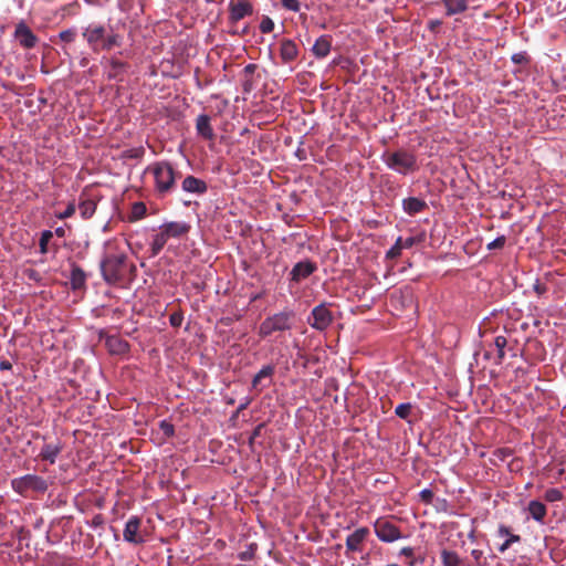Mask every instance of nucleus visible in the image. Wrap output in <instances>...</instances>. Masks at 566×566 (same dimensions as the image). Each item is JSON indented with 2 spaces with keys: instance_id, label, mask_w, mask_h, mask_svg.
<instances>
[{
  "instance_id": "obj_21",
  "label": "nucleus",
  "mask_w": 566,
  "mask_h": 566,
  "mask_svg": "<svg viewBox=\"0 0 566 566\" xmlns=\"http://www.w3.org/2000/svg\"><path fill=\"white\" fill-rule=\"evenodd\" d=\"M424 208H426V202L418 198L411 197V198L403 200V209L409 214H416V213L422 211Z\"/></svg>"
},
{
  "instance_id": "obj_46",
  "label": "nucleus",
  "mask_w": 566,
  "mask_h": 566,
  "mask_svg": "<svg viewBox=\"0 0 566 566\" xmlns=\"http://www.w3.org/2000/svg\"><path fill=\"white\" fill-rule=\"evenodd\" d=\"M534 291L538 294V295H543L546 291H547V287L546 285L539 283V282H536L534 284Z\"/></svg>"
},
{
  "instance_id": "obj_12",
  "label": "nucleus",
  "mask_w": 566,
  "mask_h": 566,
  "mask_svg": "<svg viewBox=\"0 0 566 566\" xmlns=\"http://www.w3.org/2000/svg\"><path fill=\"white\" fill-rule=\"evenodd\" d=\"M315 264L311 261L298 262L291 271V282L297 283L306 279L315 271Z\"/></svg>"
},
{
  "instance_id": "obj_57",
  "label": "nucleus",
  "mask_w": 566,
  "mask_h": 566,
  "mask_svg": "<svg viewBox=\"0 0 566 566\" xmlns=\"http://www.w3.org/2000/svg\"><path fill=\"white\" fill-rule=\"evenodd\" d=\"M279 50H280L281 55L283 56V45H281Z\"/></svg>"
},
{
  "instance_id": "obj_11",
  "label": "nucleus",
  "mask_w": 566,
  "mask_h": 566,
  "mask_svg": "<svg viewBox=\"0 0 566 566\" xmlns=\"http://www.w3.org/2000/svg\"><path fill=\"white\" fill-rule=\"evenodd\" d=\"M105 63V73L107 77L109 80H122L127 69L126 63L115 57L107 59Z\"/></svg>"
},
{
  "instance_id": "obj_60",
  "label": "nucleus",
  "mask_w": 566,
  "mask_h": 566,
  "mask_svg": "<svg viewBox=\"0 0 566 566\" xmlns=\"http://www.w3.org/2000/svg\"><path fill=\"white\" fill-rule=\"evenodd\" d=\"M387 566H397L396 564H390V565H387Z\"/></svg>"
},
{
  "instance_id": "obj_7",
  "label": "nucleus",
  "mask_w": 566,
  "mask_h": 566,
  "mask_svg": "<svg viewBox=\"0 0 566 566\" xmlns=\"http://www.w3.org/2000/svg\"><path fill=\"white\" fill-rule=\"evenodd\" d=\"M333 322V315L325 304H319L312 311V321L310 324L312 327L324 331Z\"/></svg>"
},
{
  "instance_id": "obj_25",
  "label": "nucleus",
  "mask_w": 566,
  "mask_h": 566,
  "mask_svg": "<svg viewBox=\"0 0 566 566\" xmlns=\"http://www.w3.org/2000/svg\"><path fill=\"white\" fill-rule=\"evenodd\" d=\"M441 559L443 566H459L461 564V559L455 552L443 549L441 552Z\"/></svg>"
},
{
  "instance_id": "obj_35",
  "label": "nucleus",
  "mask_w": 566,
  "mask_h": 566,
  "mask_svg": "<svg viewBox=\"0 0 566 566\" xmlns=\"http://www.w3.org/2000/svg\"><path fill=\"white\" fill-rule=\"evenodd\" d=\"M402 245L401 238H398L394 247L387 252L389 259H396L401 254Z\"/></svg>"
},
{
  "instance_id": "obj_23",
  "label": "nucleus",
  "mask_w": 566,
  "mask_h": 566,
  "mask_svg": "<svg viewBox=\"0 0 566 566\" xmlns=\"http://www.w3.org/2000/svg\"><path fill=\"white\" fill-rule=\"evenodd\" d=\"M70 280H71L72 289L73 290H77V289H81V287L84 286L85 280H86V275H85L84 271L81 268L73 266V269L71 271Z\"/></svg>"
},
{
  "instance_id": "obj_36",
  "label": "nucleus",
  "mask_w": 566,
  "mask_h": 566,
  "mask_svg": "<svg viewBox=\"0 0 566 566\" xmlns=\"http://www.w3.org/2000/svg\"><path fill=\"white\" fill-rule=\"evenodd\" d=\"M260 29L263 33H269L274 29V22L269 17H264L261 21Z\"/></svg>"
},
{
  "instance_id": "obj_17",
  "label": "nucleus",
  "mask_w": 566,
  "mask_h": 566,
  "mask_svg": "<svg viewBox=\"0 0 566 566\" xmlns=\"http://www.w3.org/2000/svg\"><path fill=\"white\" fill-rule=\"evenodd\" d=\"M441 3L446 8L447 15L462 13L469 8L468 0H441Z\"/></svg>"
},
{
  "instance_id": "obj_37",
  "label": "nucleus",
  "mask_w": 566,
  "mask_h": 566,
  "mask_svg": "<svg viewBox=\"0 0 566 566\" xmlns=\"http://www.w3.org/2000/svg\"><path fill=\"white\" fill-rule=\"evenodd\" d=\"M75 212V205L74 202H70L66 207V209L60 213L56 214V217L61 220L63 219H67L70 217H72Z\"/></svg>"
},
{
  "instance_id": "obj_20",
  "label": "nucleus",
  "mask_w": 566,
  "mask_h": 566,
  "mask_svg": "<svg viewBox=\"0 0 566 566\" xmlns=\"http://www.w3.org/2000/svg\"><path fill=\"white\" fill-rule=\"evenodd\" d=\"M168 239H169L168 234L160 226L159 232L154 235L153 242H151V254L154 256L157 255L163 250V248L167 243Z\"/></svg>"
},
{
  "instance_id": "obj_38",
  "label": "nucleus",
  "mask_w": 566,
  "mask_h": 566,
  "mask_svg": "<svg viewBox=\"0 0 566 566\" xmlns=\"http://www.w3.org/2000/svg\"><path fill=\"white\" fill-rule=\"evenodd\" d=\"M521 541V537L518 535H510L507 539L499 547L500 552H505L513 543H517Z\"/></svg>"
},
{
  "instance_id": "obj_56",
  "label": "nucleus",
  "mask_w": 566,
  "mask_h": 566,
  "mask_svg": "<svg viewBox=\"0 0 566 566\" xmlns=\"http://www.w3.org/2000/svg\"><path fill=\"white\" fill-rule=\"evenodd\" d=\"M177 322V318H175L174 316H171V323L175 325Z\"/></svg>"
},
{
  "instance_id": "obj_49",
  "label": "nucleus",
  "mask_w": 566,
  "mask_h": 566,
  "mask_svg": "<svg viewBox=\"0 0 566 566\" xmlns=\"http://www.w3.org/2000/svg\"><path fill=\"white\" fill-rule=\"evenodd\" d=\"M499 534H500L501 536H507V537H510V535H512V534H511V532H510V528H509V527H506V526H504V525H501V526L499 527Z\"/></svg>"
},
{
  "instance_id": "obj_51",
  "label": "nucleus",
  "mask_w": 566,
  "mask_h": 566,
  "mask_svg": "<svg viewBox=\"0 0 566 566\" xmlns=\"http://www.w3.org/2000/svg\"><path fill=\"white\" fill-rule=\"evenodd\" d=\"M92 524L94 526H99L103 524V517L101 515H95L92 520Z\"/></svg>"
},
{
  "instance_id": "obj_33",
  "label": "nucleus",
  "mask_w": 566,
  "mask_h": 566,
  "mask_svg": "<svg viewBox=\"0 0 566 566\" xmlns=\"http://www.w3.org/2000/svg\"><path fill=\"white\" fill-rule=\"evenodd\" d=\"M59 38L62 42L72 43L76 38V31L73 29L61 31Z\"/></svg>"
},
{
  "instance_id": "obj_14",
  "label": "nucleus",
  "mask_w": 566,
  "mask_h": 566,
  "mask_svg": "<svg viewBox=\"0 0 566 566\" xmlns=\"http://www.w3.org/2000/svg\"><path fill=\"white\" fill-rule=\"evenodd\" d=\"M163 229L166 231L169 238H179L188 233L190 226L187 222H167L164 223Z\"/></svg>"
},
{
  "instance_id": "obj_34",
  "label": "nucleus",
  "mask_w": 566,
  "mask_h": 566,
  "mask_svg": "<svg viewBox=\"0 0 566 566\" xmlns=\"http://www.w3.org/2000/svg\"><path fill=\"white\" fill-rule=\"evenodd\" d=\"M159 429L163 432V436L165 438H169V437L174 436V432H175L174 426L166 420L160 421Z\"/></svg>"
},
{
  "instance_id": "obj_54",
  "label": "nucleus",
  "mask_w": 566,
  "mask_h": 566,
  "mask_svg": "<svg viewBox=\"0 0 566 566\" xmlns=\"http://www.w3.org/2000/svg\"><path fill=\"white\" fill-rule=\"evenodd\" d=\"M300 154H301V150H300V149H297V150L295 151V156H297V157H298V159L301 160L303 157H301V155H300Z\"/></svg>"
},
{
  "instance_id": "obj_1",
  "label": "nucleus",
  "mask_w": 566,
  "mask_h": 566,
  "mask_svg": "<svg viewBox=\"0 0 566 566\" xmlns=\"http://www.w3.org/2000/svg\"><path fill=\"white\" fill-rule=\"evenodd\" d=\"M129 268L135 266L127 263V254L120 249L116 241L105 243L104 255L101 260V272L108 284H115L124 280Z\"/></svg>"
},
{
  "instance_id": "obj_45",
  "label": "nucleus",
  "mask_w": 566,
  "mask_h": 566,
  "mask_svg": "<svg viewBox=\"0 0 566 566\" xmlns=\"http://www.w3.org/2000/svg\"><path fill=\"white\" fill-rule=\"evenodd\" d=\"M512 61L516 64H523L527 62L525 53H515L512 55Z\"/></svg>"
},
{
  "instance_id": "obj_31",
  "label": "nucleus",
  "mask_w": 566,
  "mask_h": 566,
  "mask_svg": "<svg viewBox=\"0 0 566 566\" xmlns=\"http://www.w3.org/2000/svg\"><path fill=\"white\" fill-rule=\"evenodd\" d=\"M544 497L547 502H557L563 499V492L559 489H548L546 490Z\"/></svg>"
},
{
  "instance_id": "obj_30",
  "label": "nucleus",
  "mask_w": 566,
  "mask_h": 566,
  "mask_svg": "<svg viewBox=\"0 0 566 566\" xmlns=\"http://www.w3.org/2000/svg\"><path fill=\"white\" fill-rule=\"evenodd\" d=\"M298 50L294 42L285 40V61L293 60L297 56Z\"/></svg>"
},
{
  "instance_id": "obj_16",
  "label": "nucleus",
  "mask_w": 566,
  "mask_h": 566,
  "mask_svg": "<svg viewBox=\"0 0 566 566\" xmlns=\"http://www.w3.org/2000/svg\"><path fill=\"white\" fill-rule=\"evenodd\" d=\"M196 127L199 135L206 139H212L214 134L210 125V117L208 115H199L196 120Z\"/></svg>"
},
{
  "instance_id": "obj_48",
  "label": "nucleus",
  "mask_w": 566,
  "mask_h": 566,
  "mask_svg": "<svg viewBox=\"0 0 566 566\" xmlns=\"http://www.w3.org/2000/svg\"><path fill=\"white\" fill-rule=\"evenodd\" d=\"M400 555L405 556V557H408V558H411L413 556V548H411V547H403L400 551Z\"/></svg>"
},
{
  "instance_id": "obj_50",
  "label": "nucleus",
  "mask_w": 566,
  "mask_h": 566,
  "mask_svg": "<svg viewBox=\"0 0 566 566\" xmlns=\"http://www.w3.org/2000/svg\"><path fill=\"white\" fill-rule=\"evenodd\" d=\"M12 368V365L8 360L0 361V369L1 370H10Z\"/></svg>"
},
{
  "instance_id": "obj_9",
  "label": "nucleus",
  "mask_w": 566,
  "mask_h": 566,
  "mask_svg": "<svg viewBox=\"0 0 566 566\" xmlns=\"http://www.w3.org/2000/svg\"><path fill=\"white\" fill-rule=\"evenodd\" d=\"M252 14V6L248 0H237L230 2V20L238 22Z\"/></svg>"
},
{
  "instance_id": "obj_4",
  "label": "nucleus",
  "mask_w": 566,
  "mask_h": 566,
  "mask_svg": "<svg viewBox=\"0 0 566 566\" xmlns=\"http://www.w3.org/2000/svg\"><path fill=\"white\" fill-rule=\"evenodd\" d=\"M12 489L19 494H25L29 490L45 492L48 490L46 481L38 475L27 474L12 480Z\"/></svg>"
},
{
  "instance_id": "obj_19",
  "label": "nucleus",
  "mask_w": 566,
  "mask_h": 566,
  "mask_svg": "<svg viewBox=\"0 0 566 566\" xmlns=\"http://www.w3.org/2000/svg\"><path fill=\"white\" fill-rule=\"evenodd\" d=\"M530 515L537 522H543L546 516V506L539 501H531L527 506Z\"/></svg>"
},
{
  "instance_id": "obj_6",
  "label": "nucleus",
  "mask_w": 566,
  "mask_h": 566,
  "mask_svg": "<svg viewBox=\"0 0 566 566\" xmlns=\"http://www.w3.org/2000/svg\"><path fill=\"white\" fill-rule=\"evenodd\" d=\"M374 530L381 542L391 543L401 537L399 527L385 518H378L374 524Z\"/></svg>"
},
{
  "instance_id": "obj_26",
  "label": "nucleus",
  "mask_w": 566,
  "mask_h": 566,
  "mask_svg": "<svg viewBox=\"0 0 566 566\" xmlns=\"http://www.w3.org/2000/svg\"><path fill=\"white\" fill-rule=\"evenodd\" d=\"M81 216L85 219L91 218L95 210H96V203L92 200H85L80 203L78 206Z\"/></svg>"
},
{
  "instance_id": "obj_40",
  "label": "nucleus",
  "mask_w": 566,
  "mask_h": 566,
  "mask_svg": "<svg viewBox=\"0 0 566 566\" xmlns=\"http://www.w3.org/2000/svg\"><path fill=\"white\" fill-rule=\"evenodd\" d=\"M285 9L297 12L301 9L300 0H285Z\"/></svg>"
},
{
  "instance_id": "obj_24",
  "label": "nucleus",
  "mask_w": 566,
  "mask_h": 566,
  "mask_svg": "<svg viewBox=\"0 0 566 566\" xmlns=\"http://www.w3.org/2000/svg\"><path fill=\"white\" fill-rule=\"evenodd\" d=\"M331 51V42L326 36H321L313 45V52L317 57H325Z\"/></svg>"
},
{
  "instance_id": "obj_5",
  "label": "nucleus",
  "mask_w": 566,
  "mask_h": 566,
  "mask_svg": "<svg viewBox=\"0 0 566 566\" xmlns=\"http://www.w3.org/2000/svg\"><path fill=\"white\" fill-rule=\"evenodd\" d=\"M387 165L400 174H407L416 167V157L405 150L392 153L387 158Z\"/></svg>"
},
{
  "instance_id": "obj_32",
  "label": "nucleus",
  "mask_w": 566,
  "mask_h": 566,
  "mask_svg": "<svg viewBox=\"0 0 566 566\" xmlns=\"http://www.w3.org/2000/svg\"><path fill=\"white\" fill-rule=\"evenodd\" d=\"M494 343H495V346L497 348V358L501 361L504 358V355H505L504 354V348H505V346L507 344V340H506V338L504 336H497L495 338Z\"/></svg>"
},
{
  "instance_id": "obj_2",
  "label": "nucleus",
  "mask_w": 566,
  "mask_h": 566,
  "mask_svg": "<svg viewBox=\"0 0 566 566\" xmlns=\"http://www.w3.org/2000/svg\"><path fill=\"white\" fill-rule=\"evenodd\" d=\"M83 38L94 52L109 51L115 46H119L123 36L115 33L113 29L109 32L101 24L91 23L83 31Z\"/></svg>"
},
{
  "instance_id": "obj_29",
  "label": "nucleus",
  "mask_w": 566,
  "mask_h": 566,
  "mask_svg": "<svg viewBox=\"0 0 566 566\" xmlns=\"http://www.w3.org/2000/svg\"><path fill=\"white\" fill-rule=\"evenodd\" d=\"M52 237H53V233L50 230H45L41 233L39 245H40V252L42 254L48 253V244H49L50 240L52 239Z\"/></svg>"
},
{
  "instance_id": "obj_10",
  "label": "nucleus",
  "mask_w": 566,
  "mask_h": 566,
  "mask_svg": "<svg viewBox=\"0 0 566 566\" xmlns=\"http://www.w3.org/2000/svg\"><path fill=\"white\" fill-rule=\"evenodd\" d=\"M140 526V520L137 516H132L124 528V539L128 543L139 544L143 542V538L138 536V531Z\"/></svg>"
},
{
  "instance_id": "obj_27",
  "label": "nucleus",
  "mask_w": 566,
  "mask_h": 566,
  "mask_svg": "<svg viewBox=\"0 0 566 566\" xmlns=\"http://www.w3.org/2000/svg\"><path fill=\"white\" fill-rule=\"evenodd\" d=\"M107 344L111 347V350L113 353H124L127 349V343L116 338V337H109L107 339Z\"/></svg>"
},
{
  "instance_id": "obj_39",
  "label": "nucleus",
  "mask_w": 566,
  "mask_h": 566,
  "mask_svg": "<svg viewBox=\"0 0 566 566\" xmlns=\"http://www.w3.org/2000/svg\"><path fill=\"white\" fill-rule=\"evenodd\" d=\"M505 241H506V239L504 235L497 237L495 240H493L492 242H490L488 244V249L489 250L502 249L505 244Z\"/></svg>"
},
{
  "instance_id": "obj_15",
  "label": "nucleus",
  "mask_w": 566,
  "mask_h": 566,
  "mask_svg": "<svg viewBox=\"0 0 566 566\" xmlns=\"http://www.w3.org/2000/svg\"><path fill=\"white\" fill-rule=\"evenodd\" d=\"M182 189L187 192L203 193L207 191V185L199 178L187 176L182 181Z\"/></svg>"
},
{
  "instance_id": "obj_13",
  "label": "nucleus",
  "mask_w": 566,
  "mask_h": 566,
  "mask_svg": "<svg viewBox=\"0 0 566 566\" xmlns=\"http://www.w3.org/2000/svg\"><path fill=\"white\" fill-rule=\"evenodd\" d=\"M369 531L366 527L357 528L354 533L346 538V547L350 552H359L361 544L366 539Z\"/></svg>"
},
{
  "instance_id": "obj_18",
  "label": "nucleus",
  "mask_w": 566,
  "mask_h": 566,
  "mask_svg": "<svg viewBox=\"0 0 566 566\" xmlns=\"http://www.w3.org/2000/svg\"><path fill=\"white\" fill-rule=\"evenodd\" d=\"M61 450H62V446L59 442H56V443H46L41 449L40 457L43 460L49 461L50 463H54L55 459L59 455V453L61 452Z\"/></svg>"
},
{
  "instance_id": "obj_52",
  "label": "nucleus",
  "mask_w": 566,
  "mask_h": 566,
  "mask_svg": "<svg viewBox=\"0 0 566 566\" xmlns=\"http://www.w3.org/2000/svg\"><path fill=\"white\" fill-rule=\"evenodd\" d=\"M253 69H254V66H253V65H251V64H250V65H247V66L244 67V73H245V75L251 76V73H252Z\"/></svg>"
},
{
  "instance_id": "obj_44",
  "label": "nucleus",
  "mask_w": 566,
  "mask_h": 566,
  "mask_svg": "<svg viewBox=\"0 0 566 566\" xmlns=\"http://www.w3.org/2000/svg\"><path fill=\"white\" fill-rule=\"evenodd\" d=\"M420 497L422 499V501H424L426 503H431L432 499H433V493L431 490L429 489H424L420 492Z\"/></svg>"
},
{
  "instance_id": "obj_8",
  "label": "nucleus",
  "mask_w": 566,
  "mask_h": 566,
  "mask_svg": "<svg viewBox=\"0 0 566 566\" xmlns=\"http://www.w3.org/2000/svg\"><path fill=\"white\" fill-rule=\"evenodd\" d=\"M14 39L24 49H32L38 43L36 35L24 22H20L17 24L14 31Z\"/></svg>"
},
{
  "instance_id": "obj_28",
  "label": "nucleus",
  "mask_w": 566,
  "mask_h": 566,
  "mask_svg": "<svg viewBox=\"0 0 566 566\" xmlns=\"http://www.w3.org/2000/svg\"><path fill=\"white\" fill-rule=\"evenodd\" d=\"M412 405L410 402L400 403L396 407L395 413L397 417L407 420L409 415L411 413Z\"/></svg>"
},
{
  "instance_id": "obj_42",
  "label": "nucleus",
  "mask_w": 566,
  "mask_h": 566,
  "mask_svg": "<svg viewBox=\"0 0 566 566\" xmlns=\"http://www.w3.org/2000/svg\"><path fill=\"white\" fill-rule=\"evenodd\" d=\"M242 87L244 93H250L253 88L252 77L249 75H244V80L242 81Z\"/></svg>"
},
{
  "instance_id": "obj_59",
  "label": "nucleus",
  "mask_w": 566,
  "mask_h": 566,
  "mask_svg": "<svg viewBox=\"0 0 566 566\" xmlns=\"http://www.w3.org/2000/svg\"><path fill=\"white\" fill-rule=\"evenodd\" d=\"M439 21L432 22V27H436V24H439Z\"/></svg>"
},
{
  "instance_id": "obj_22",
  "label": "nucleus",
  "mask_w": 566,
  "mask_h": 566,
  "mask_svg": "<svg viewBox=\"0 0 566 566\" xmlns=\"http://www.w3.org/2000/svg\"><path fill=\"white\" fill-rule=\"evenodd\" d=\"M273 373L271 366L263 367L253 378L252 385L254 388L264 387L269 381Z\"/></svg>"
},
{
  "instance_id": "obj_47",
  "label": "nucleus",
  "mask_w": 566,
  "mask_h": 566,
  "mask_svg": "<svg viewBox=\"0 0 566 566\" xmlns=\"http://www.w3.org/2000/svg\"><path fill=\"white\" fill-rule=\"evenodd\" d=\"M413 244H415V238H412V237L407 238L406 240H402V239H401V245H402V249H409V248H411Z\"/></svg>"
},
{
  "instance_id": "obj_53",
  "label": "nucleus",
  "mask_w": 566,
  "mask_h": 566,
  "mask_svg": "<svg viewBox=\"0 0 566 566\" xmlns=\"http://www.w3.org/2000/svg\"><path fill=\"white\" fill-rule=\"evenodd\" d=\"M291 200H293L294 202H297V196H296V193H292V195H291Z\"/></svg>"
},
{
  "instance_id": "obj_55",
  "label": "nucleus",
  "mask_w": 566,
  "mask_h": 566,
  "mask_svg": "<svg viewBox=\"0 0 566 566\" xmlns=\"http://www.w3.org/2000/svg\"><path fill=\"white\" fill-rule=\"evenodd\" d=\"M56 233H57L59 235H62V234H63V229H57V230H56Z\"/></svg>"
},
{
  "instance_id": "obj_3",
  "label": "nucleus",
  "mask_w": 566,
  "mask_h": 566,
  "mask_svg": "<svg viewBox=\"0 0 566 566\" xmlns=\"http://www.w3.org/2000/svg\"><path fill=\"white\" fill-rule=\"evenodd\" d=\"M156 189L161 192H168L175 186V171L170 164L161 161L153 167Z\"/></svg>"
},
{
  "instance_id": "obj_58",
  "label": "nucleus",
  "mask_w": 566,
  "mask_h": 566,
  "mask_svg": "<svg viewBox=\"0 0 566 566\" xmlns=\"http://www.w3.org/2000/svg\"><path fill=\"white\" fill-rule=\"evenodd\" d=\"M439 21L432 22V27H436V24H439Z\"/></svg>"
},
{
  "instance_id": "obj_41",
  "label": "nucleus",
  "mask_w": 566,
  "mask_h": 566,
  "mask_svg": "<svg viewBox=\"0 0 566 566\" xmlns=\"http://www.w3.org/2000/svg\"><path fill=\"white\" fill-rule=\"evenodd\" d=\"M471 556L473 557L478 566H484V563L482 562L483 552L481 549H473L471 552Z\"/></svg>"
},
{
  "instance_id": "obj_43",
  "label": "nucleus",
  "mask_w": 566,
  "mask_h": 566,
  "mask_svg": "<svg viewBox=\"0 0 566 566\" xmlns=\"http://www.w3.org/2000/svg\"><path fill=\"white\" fill-rule=\"evenodd\" d=\"M146 211V207L142 202H137L134 205L133 212L136 217H142Z\"/></svg>"
}]
</instances>
